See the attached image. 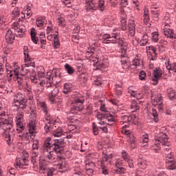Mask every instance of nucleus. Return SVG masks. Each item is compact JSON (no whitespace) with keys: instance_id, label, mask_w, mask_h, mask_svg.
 Here are the masks:
<instances>
[{"instance_id":"nucleus-27","label":"nucleus","mask_w":176,"mask_h":176,"mask_svg":"<svg viewBox=\"0 0 176 176\" xmlns=\"http://www.w3.org/2000/svg\"><path fill=\"white\" fill-rule=\"evenodd\" d=\"M156 9H157V8H153V10H151V13L153 17V20H155V21H158L159 16H160V11L156 10Z\"/></svg>"},{"instance_id":"nucleus-16","label":"nucleus","mask_w":176,"mask_h":176,"mask_svg":"<svg viewBox=\"0 0 176 176\" xmlns=\"http://www.w3.org/2000/svg\"><path fill=\"white\" fill-rule=\"evenodd\" d=\"M38 133V129H36V126L35 125L34 121H30L29 122V134H30V138L34 140L35 138V134Z\"/></svg>"},{"instance_id":"nucleus-12","label":"nucleus","mask_w":176,"mask_h":176,"mask_svg":"<svg viewBox=\"0 0 176 176\" xmlns=\"http://www.w3.org/2000/svg\"><path fill=\"white\" fill-rule=\"evenodd\" d=\"M151 102L154 107H158L159 111H163V98L162 96L151 98Z\"/></svg>"},{"instance_id":"nucleus-9","label":"nucleus","mask_w":176,"mask_h":176,"mask_svg":"<svg viewBox=\"0 0 176 176\" xmlns=\"http://www.w3.org/2000/svg\"><path fill=\"white\" fill-rule=\"evenodd\" d=\"M22 24L23 21L21 19H19L18 21L12 24V30H14L15 35L18 36V38H23L25 32V27Z\"/></svg>"},{"instance_id":"nucleus-44","label":"nucleus","mask_w":176,"mask_h":176,"mask_svg":"<svg viewBox=\"0 0 176 176\" xmlns=\"http://www.w3.org/2000/svg\"><path fill=\"white\" fill-rule=\"evenodd\" d=\"M52 135L54 137H61L63 135V130L61 129H58L52 131Z\"/></svg>"},{"instance_id":"nucleus-1","label":"nucleus","mask_w":176,"mask_h":176,"mask_svg":"<svg viewBox=\"0 0 176 176\" xmlns=\"http://www.w3.org/2000/svg\"><path fill=\"white\" fill-rule=\"evenodd\" d=\"M64 146H65L64 140L60 139L52 141L51 138H47L43 145V153L45 159L56 162L57 160L56 153H61Z\"/></svg>"},{"instance_id":"nucleus-39","label":"nucleus","mask_w":176,"mask_h":176,"mask_svg":"<svg viewBox=\"0 0 176 176\" xmlns=\"http://www.w3.org/2000/svg\"><path fill=\"white\" fill-rule=\"evenodd\" d=\"M136 116L135 115L132 116H124L122 117V120L123 121V123H127L128 122H130L131 120H133V119H135Z\"/></svg>"},{"instance_id":"nucleus-43","label":"nucleus","mask_w":176,"mask_h":176,"mask_svg":"<svg viewBox=\"0 0 176 176\" xmlns=\"http://www.w3.org/2000/svg\"><path fill=\"white\" fill-rule=\"evenodd\" d=\"M89 166H94V164L91 162V163H89V164H87V174L89 176H91L93 175V173H94L93 168H90L89 167Z\"/></svg>"},{"instance_id":"nucleus-5","label":"nucleus","mask_w":176,"mask_h":176,"mask_svg":"<svg viewBox=\"0 0 176 176\" xmlns=\"http://www.w3.org/2000/svg\"><path fill=\"white\" fill-rule=\"evenodd\" d=\"M163 145L168 146V138H167V135L164 133H160L157 138H155V142L152 146L151 149H153V151H159Z\"/></svg>"},{"instance_id":"nucleus-57","label":"nucleus","mask_w":176,"mask_h":176,"mask_svg":"<svg viewBox=\"0 0 176 176\" xmlns=\"http://www.w3.org/2000/svg\"><path fill=\"white\" fill-rule=\"evenodd\" d=\"M111 38V34H104L103 35V43H108V40Z\"/></svg>"},{"instance_id":"nucleus-60","label":"nucleus","mask_w":176,"mask_h":176,"mask_svg":"<svg viewBox=\"0 0 176 176\" xmlns=\"http://www.w3.org/2000/svg\"><path fill=\"white\" fill-rule=\"evenodd\" d=\"M122 166H123V160H118L116 162V167H117V168H119V167H122Z\"/></svg>"},{"instance_id":"nucleus-54","label":"nucleus","mask_w":176,"mask_h":176,"mask_svg":"<svg viewBox=\"0 0 176 176\" xmlns=\"http://www.w3.org/2000/svg\"><path fill=\"white\" fill-rule=\"evenodd\" d=\"M109 159H112V154L110 155H104V157H102V160L101 161V163H104L105 162H108V160H109Z\"/></svg>"},{"instance_id":"nucleus-48","label":"nucleus","mask_w":176,"mask_h":176,"mask_svg":"<svg viewBox=\"0 0 176 176\" xmlns=\"http://www.w3.org/2000/svg\"><path fill=\"white\" fill-rule=\"evenodd\" d=\"M152 115L154 118L155 123H157V122H159V114H157V111H156V109H153Z\"/></svg>"},{"instance_id":"nucleus-52","label":"nucleus","mask_w":176,"mask_h":176,"mask_svg":"<svg viewBox=\"0 0 176 176\" xmlns=\"http://www.w3.org/2000/svg\"><path fill=\"white\" fill-rule=\"evenodd\" d=\"M152 41L153 42H157V41H159V33L157 32L152 33Z\"/></svg>"},{"instance_id":"nucleus-13","label":"nucleus","mask_w":176,"mask_h":176,"mask_svg":"<svg viewBox=\"0 0 176 176\" xmlns=\"http://www.w3.org/2000/svg\"><path fill=\"white\" fill-rule=\"evenodd\" d=\"M122 157L124 162H126L130 168H134V164L133 163V159L130 157V155L126 152V151H122Z\"/></svg>"},{"instance_id":"nucleus-55","label":"nucleus","mask_w":176,"mask_h":176,"mask_svg":"<svg viewBox=\"0 0 176 176\" xmlns=\"http://www.w3.org/2000/svg\"><path fill=\"white\" fill-rule=\"evenodd\" d=\"M145 78H146V74L145 73V72H140L139 74V79L140 80H145Z\"/></svg>"},{"instance_id":"nucleus-26","label":"nucleus","mask_w":176,"mask_h":176,"mask_svg":"<svg viewBox=\"0 0 176 176\" xmlns=\"http://www.w3.org/2000/svg\"><path fill=\"white\" fill-rule=\"evenodd\" d=\"M45 23H46V17L45 16H39L36 20L37 27H43Z\"/></svg>"},{"instance_id":"nucleus-7","label":"nucleus","mask_w":176,"mask_h":176,"mask_svg":"<svg viewBox=\"0 0 176 176\" xmlns=\"http://www.w3.org/2000/svg\"><path fill=\"white\" fill-rule=\"evenodd\" d=\"M85 8L87 10H104L105 9V5L104 0H98V3H95L93 0H86Z\"/></svg>"},{"instance_id":"nucleus-18","label":"nucleus","mask_w":176,"mask_h":176,"mask_svg":"<svg viewBox=\"0 0 176 176\" xmlns=\"http://www.w3.org/2000/svg\"><path fill=\"white\" fill-rule=\"evenodd\" d=\"M58 94V89L55 88L51 94L49 95V100L51 104H57L58 102V98H57V94Z\"/></svg>"},{"instance_id":"nucleus-45","label":"nucleus","mask_w":176,"mask_h":176,"mask_svg":"<svg viewBox=\"0 0 176 176\" xmlns=\"http://www.w3.org/2000/svg\"><path fill=\"white\" fill-rule=\"evenodd\" d=\"M143 17L144 23H148V21H149V12L148 8L144 9Z\"/></svg>"},{"instance_id":"nucleus-4","label":"nucleus","mask_w":176,"mask_h":176,"mask_svg":"<svg viewBox=\"0 0 176 176\" xmlns=\"http://www.w3.org/2000/svg\"><path fill=\"white\" fill-rule=\"evenodd\" d=\"M6 71H7V76L9 78H12V76H16L17 79V82L19 85H21L23 82H24V80L23 79V76L19 75V72L20 71V67H19V65L14 64V67L8 66L6 65Z\"/></svg>"},{"instance_id":"nucleus-19","label":"nucleus","mask_w":176,"mask_h":176,"mask_svg":"<svg viewBox=\"0 0 176 176\" xmlns=\"http://www.w3.org/2000/svg\"><path fill=\"white\" fill-rule=\"evenodd\" d=\"M121 65L124 71H129V69H130V67H131V64H130V59L124 56L121 58Z\"/></svg>"},{"instance_id":"nucleus-56","label":"nucleus","mask_w":176,"mask_h":176,"mask_svg":"<svg viewBox=\"0 0 176 176\" xmlns=\"http://www.w3.org/2000/svg\"><path fill=\"white\" fill-rule=\"evenodd\" d=\"M30 80L32 83H38V77L35 74L30 76Z\"/></svg>"},{"instance_id":"nucleus-6","label":"nucleus","mask_w":176,"mask_h":176,"mask_svg":"<svg viewBox=\"0 0 176 176\" xmlns=\"http://www.w3.org/2000/svg\"><path fill=\"white\" fill-rule=\"evenodd\" d=\"M30 51H28V47H23V54L25 56V64L22 65V71L25 72V74H28L30 72V69H27L28 67L34 66V60L31 58L30 56Z\"/></svg>"},{"instance_id":"nucleus-63","label":"nucleus","mask_w":176,"mask_h":176,"mask_svg":"<svg viewBox=\"0 0 176 176\" xmlns=\"http://www.w3.org/2000/svg\"><path fill=\"white\" fill-rule=\"evenodd\" d=\"M101 167L102 170V174L107 175V174H108V170H107V168H105V163H101Z\"/></svg>"},{"instance_id":"nucleus-14","label":"nucleus","mask_w":176,"mask_h":176,"mask_svg":"<svg viewBox=\"0 0 176 176\" xmlns=\"http://www.w3.org/2000/svg\"><path fill=\"white\" fill-rule=\"evenodd\" d=\"M40 173L41 174H45V171H47V176H53V173H54V169L53 168H47L45 164H39Z\"/></svg>"},{"instance_id":"nucleus-36","label":"nucleus","mask_w":176,"mask_h":176,"mask_svg":"<svg viewBox=\"0 0 176 176\" xmlns=\"http://www.w3.org/2000/svg\"><path fill=\"white\" fill-rule=\"evenodd\" d=\"M129 28L131 34H134L135 32V23L134 20H129Z\"/></svg>"},{"instance_id":"nucleus-2","label":"nucleus","mask_w":176,"mask_h":176,"mask_svg":"<svg viewBox=\"0 0 176 176\" xmlns=\"http://www.w3.org/2000/svg\"><path fill=\"white\" fill-rule=\"evenodd\" d=\"M1 126L4 131L3 138L9 144L12 142V133L14 131V129H13V119L8 118L4 120H1Z\"/></svg>"},{"instance_id":"nucleus-22","label":"nucleus","mask_w":176,"mask_h":176,"mask_svg":"<svg viewBox=\"0 0 176 176\" xmlns=\"http://www.w3.org/2000/svg\"><path fill=\"white\" fill-rule=\"evenodd\" d=\"M109 2L112 6H115L117 3H120V6L126 8V6L129 5V1L127 0H109Z\"/></svg>"},{"instance_id":"nucleus-41","label":"nucleus","mask_w":176,"mask_h":176,"mask_svg":"<svg viewBox=\"0 0 176 176\" xmlns=\"http://www.w3.org/2000/svg\"><path fill=\"white\" fill-rule=\"evenodd\" d=\"M141 65V60L138 58H135L132 61L133 68H137V67H140Z\"/></svg>"},{"instance_id":"nucleus-32","label":"nucleus","mask_w":176,"mask_h":176,"mask_svg":"<svg viewBox=\"0 0 176 176\" xmlns=\"http://www.w3.org/2000/svg\"><path fill=\"white\" fill-rule=\"evenodd\" d=\"M148 34H144L140 41V46H146V45H148Z\"/></svg>"},{"instance_id":"nucleus-42","label":"nucleus","mask_w":176,"mask_h":176,"mask_svg":"<svg viewBox=\"0 0 176 176\" xmlns=\"http://www.w3.org/2000/svg\"><path fill=\"white\" fill-rule=\"evenodd\" d=\"M126 135L129 138V142H131V144H135L137 139L135 138V137H134V135H133V133L130 132L129 134Z\"/></svg>"},{"instance_id":"nucleus-51","label":"nucleus","mask_w":176,"mask_h":176,"mask_svg":"<svg viewBox=\"0 0 176 176\" xmlns=\"http://www.w3.org/2000/svg\"><path fill=\"white\" fill-rule=\"evenodd\" d=\"M39 148V141L35 140L33 141L32 149L33 151H38Z\"/></svg>"},{"instance_id":"nucleus-15","label":"nucleus","mask_w":176,"mask_h":176,"mask_svg":"<svg viewBox=\"0 0 176 176\" xmlns=\"http://www.w3.org/2000/svg\"><path fill=\"white\" fill-rule=\"evenodd\" d=\"M30 162L25 157L17 158L16 160L15 167L16 168H25L24 166H28Z\"/></svg>"},{"instance_id":"nucleus-23","label":"nucleus","mask_w":176,"mask_h":176,"mask_svg":"<svg viewBox=\"0 0 176 176\" xmlns=\"http://www.w3.org/2000/svg\"><path fill=\"white\" fill-rule=\"evenodd\" d=\"M37 107L38 109H41L44 113L47 114L49 112V109H47V105L45 102L43 101H37Z\"/></svg>"},{"instance_id":"nucleus-47","label":"nucleus","mask_w":176,"mask_h":176,"mask_svg":"<svg viewBox=\"0 0 176 176\" xmlns=\"http://www.w3.org/2000/svg\"><path fill=\"white\" fill-rule=\"evenodd\" d=\"M115 92L118 96H122V94L123 93L122 87L119 85H116L115 87Z\"/></svg>"},{"instance_id":"nucleus-53","label":"nucleus","mask_w":176,"mask_h":176,"mask_svg":"<svg viewBox=\"0 0 176 176\" xmlns=\"http://www.w3.org/2000/svg\"><path fill=\"white\" fill-rule=\"evenodd\" d=\"M148 58L151 60L149 62V67L153 69V68H155V58H153V56H148Z\"/></svg>"},{"instance_id":"nucleus-35","label":"nucleus","mask_w":176,"mask_h":176,"mask_svg":"<svg viewBox=\"0 0 176 176\" xmlns=\"http://www.w3.org/2000/svg\"><path fill=\"white\" fill-rule=\"evenodd\" d=\"M35 31V29H32L30 35L32 42H34L36 45V43H38V38L36 36V32Z\"/></svg>"},{"instance_id":"nucleus-62","label":"nucleus","mask_w":176,"mask_h":176,"mask_svg":"<svg viewBox=\"0 0 176 176\" xmlns=\"http://www.w3.org/2000/svg\"><path fill=\"white\" fill-rule=\"evenodd\" d=\"M95 85L96 86H100V85H102V80H101V78L98 77L95 80H94Z\"/></svg>"},{"instance_id":"nucleus-30","label":"nucleus","mask_w":176,"mask_h":176,"mask_svg":"<svg viewBox=\"0 0 176 176\" xmlns=\"http://www.w3.org/2000/svg\"><path fill=\"white\" fill-rule=\"evenodd\" d=\"M43 122L45 124H52L53 123V119L52 118V116L49 114V112L47 114L45 113Z\"/></svg>"},{"instance_id":"nucleus-25","label":"nucleus","mask_w":176,"mask_h":176,"mask_svg":"<svg viewBox=\"0 0 176 176\" xmlns=\"http://www.w3.org/2000/svg\"><path fill=\"white\" fill-rule=\"evenodd\" d=\"M166 166L168 170H175L176 162L174 160H166Z\"/></svg>"},{"instance_id":"nucleus-40","label":"nucleus","mask_w":176,"mask_h":176,"mask_svg":"<svg viewBox=\"0 0 176 176\" xmlns=\"http://www.w3.org/2000/svg\"><path fill=\"white\" fill-rule=\"evenodd\" d=\"M146 50L148 53H152V55L150 57H153V56H156V47L153 46L146 47Z\"/></svg>"},{"instance_id":"nucleus-28","label":"nucleus","mask_w":176,"mask_h":176,"mask_svg":"<svg viewBox=\"0 0 176 176\" xmlns=\"http://www.w3.org/2000/svg\"><path fill=\"white\" fill-rule=\"evenodd\" d=\"M72 91V84L67 82L64 85L63 93L64 94H68Z\"/></svg>"},{"instance_id":"nucleus-49","label":"nucleus","mask_w":176,"mask_h":176,"mask_svg":"<svg viewBox=\"0 0 176 176\" xmlns=\"http://www.w3.org/2000/svg\"><path fill=\"white\" fill-rule=\"evenodd\" d=\"M93 127V133L94 135H98V133H100V126H97L96 123H94L92 125Z\"/></svg>"},{"instance_id":"nucleus-38","label":"nucleus","mask_w":176,"mask_h":176,"mask_svg":"<svg viewBox=\"0 0 176 176\" xmlns=\"http://www.w3.org/2000/svg\"><path fill=\"white\" fill-rule=\"evenodd\" d=\"M167 94L170 98V100H174L175 98V90L169 88L167 89Z\"/></svg>"},{"instance_id":"nucleus-50","label":"nucleus","mask_w":176,"mask_h":176,"mask_svg":"<svg viewBox=\"0 0 176 176\" xmlns=\"http://www.w3.org/2000/svg\"><path fill=\"white\" fill-rule=\"evenodd\" d=\"M128 127H129V125H124V126H122V129L121 131L122 134H124L126 135L131 133V131L127 129Z\"/></svg>"},{"instance_id":"nucleus-46","label":"nucleus","mask_w":176,"mask_h":176,"mask_svg":"<svg viewBox=\"0 0 176 176\" xmlns=\"http://www.w3.org/2000/svg\"><path fill=\"white\" fill-rule=\"evenodd\" d=\"M12 17H19L20 16V8L19 7H16L12 12Z\"/></svg>"},{"instance_id":"nucleus-10","label":"nucleus","mask_w":176,"mask_h":176,"mask_svg":"<svg viewBox=\"0 0 176 176\" xmlns=\"http://www.w3.org/2000/svg\"><path fill=\"white\" fill-rule=\"evenodd\" d=\"M122 42H123V41H120V32H119V30H113L111 34H110V38H109L107 43H118L120 45H122Z\"/></svg>"},{"instance_id":"nucleus-20","label":"nucleus","mask_w":176,"mask_h":176,"mask_svg":"<svg viewBox=\"0 0 176 176\" xmlns=\"http://www.w3.org/2000/svg\"><path fill=\"white\" fill-rule=\"evenodd\" d=\"M104 124H108V126H113L115 123V117L111 113H106V117L104 120Z\"/></svg>"},{"instance_id":"nucleus-3","label":"nucleus","mask_w":176,"mask_h":176,"mask_svg":"<svg viewBox=\"0 0 176 176\" xmlns=\"http://www.w3.org/2000/svg\"><path fill=\"white\" fill-rule=\"evenodd\" d=\"M12 107H16L15 109H25L27 108V98L22 93H17L14 98Z\"/></svg>"},{"instance_id":"nucleus-37","label":"nucleus","mask_w":176,"mask_h":176,"mask_svg":"<svg viewBox=\"0 0 176 176\" xmlns=\"http://www.w3.org/2000/svg\"><path fill=\"white\" fill-rule=\"evenodd\" d=\"M65 69L66 72H67V74H69V75H72L75 72V69H74V67H71V65H69V64H68V63H66L65 65Z\"/></svg>"},{"instance_id":"nucleus-11","label":"nucleus","mask_w":176,"mask_h":176,"mask_svg":"<svg viewBox=\"0 0 176 176\" xmlns=\"http://www.w3.org/2000/svg\"><path fill=\"white\" fill-rule=\"evenodd\" d=\"M162 34H164L166 38H170V39H174L175 38V34H174L173 29L170 28L168 23H165Z\"/></svg>"},{"instance_id":"nucleus-34","label":"nucleus","mask_w":176,"mask_h":176,"mask_svg":"<svg viewBox=\"0 0 176 176\" xmlns=\"http://www.w3.org/2000/svg\"><path fill=\"white\" fill-rule=\"evenodd\" d=\"M142 146L148 148V142H149V138H148V135H143L142 136Z\"/></svg>"},{"instance_id":"nucleus-58","label":"nucleus","mask_w":176,"mask_h":176,"mask_svg":"<svg viewBox=\"0 0 176 176\" xmlns=\"http://www.w3.org/2000/svg\"><path fill=\"white\" fill-rule=\"evenodd\" d=\"M58 23L61 27H65V20L63 18H58Z\"/></svg>"},{"instance_id":"nucleus-33","label":"nucleus","mask_w":176,"mask_h":176,"mask_svg":"<svg viewBox=\"0 0 176 176\" xmlns=\"http://www.w3.org/2000/svg\"><path fill=\"white\" fill-rule=\"evenodd\" d=\"M23 119V113L19 114L16 116V124L18 127H19L20 131H23L24 129V126H21L20 123H21V120Z\"/></svg>"},{"instance_id":"nucleus-64","label":"nucleus","mask_w":176,"mask_h":176,"mask_svg":"<svg viewBox=\"0 0 176 176\" xmlns=\"http://www.w3.org/2000/svg\"><path fill=\"white\" fill-rule=\"evenodd\" d=\"M72 1V0H65L63 1V3L65 5V6H66V8H71V2Z\"/></svg>"},{"instance_id":"nucleus-24","label":"nucleus","mask_w":176,"mask_h":176,"mask_svg":"<svg viewBox=\"0 0 176 176\" xmlns=\"http://www.w3.org/2000/svg\"><path fill=\"white\" fill-rule=\"evenodd\" d=\"M107 113H98L96 114V118L98 119V124H100V126H105V117H106Z\"/></svg>"},{"instance_id":"nucleus-8","label":"nucleus","mask_w":176,"mask_h":176,"mask_svg":"<svg viewBox=\"0 0 176 176\" xmlns=\"http://www.w3.org/2000/svg\"><path fill=\"white\" fill-rule=\"evenodd\" d=\"M73 101L72 102V111H82L83 109V97L80 95L74 94L72 95Z\"/></svg>"},{"instance_id":"nucleus-29","label":"nucleus","mask_w":176,"mask_h":176,"mask_svg":"<svg viewBox=\"0 0 176 176\" xmlns=\"http://www.w3.org/2000/svg\"><path fill=\"white\" fill-rule=\"evenodd\" d=\"M138 166L140 168L145 170L146 168V162L141 157L138 158Z\"/></svg>"},{"instance_id":"nucleus-31","label":"nucleus","mask_w":176,"mask_h":176,"mask_svg":"<svg viewBox=\"0 0 176 176\" xmlns=\"http://www.w3.org/2000/svg\"><path fill=\"white\" fill-rule=\"evenodd\" d=\"M166 69L168 71H173V72H176V63L168 61V63H166Z\"/></svg>"},{"instance_id":"nucleus-17","label":"nucleus","mask_w":176,"mask_h":176,"mask_svg":"<svg viewBox=\"0 0 176 176\" xmlns=\"http://www.w3.org/2000/svg\"><path fill=\"white\" fill-rule=\"evenodd\" d=\"M163 75V72L160 69V67H157L155 69L153 70V76L152 77V80L155 82V85H157V82H159V79L162 78Z\"/></svg>"},{"instance_id":"nucleus-59","label":"nucleus","mask_w":176,"mask_h":176,"mask_svg":"<svg viewBox=\"0 0 176 176\" xmlns=\"http://www.w3.org/2000/svg\"><path fill=\"white\" fill-rule=\"evenodd\" d=\"M26 16H27L28 19H30V17H31V16H32V12H31V7H30V6H28L27 7Z\"/></svg>"},{"instance_id":"nucleus-21","label":"nucleus","mask_w":176,"mask_h":176,"mask_svg":"<svg viewBox=\"0 0 176 176\" xmlns=\"http://www.w3.org/2000/svg\"><path fill=\"white\" fill-rule=\"evenodd\" d=\"M6 41L8 43H13L14 41V34L10 29H8L6 34Z\"/></svg>"},{"instance_id":"nucleus-61","label":"nucleus","mask_w":176,"mask_h":176,"mask_svg":"<svg viewBox=\"0 0 176 176\" xmlns=\"http://www.w3.org/2000/svg\"><path fill=\"white\" fill-rule=\"evenodd\" d=\"M5 74V67L2 63H0V76H3Z\"/></svg>"}]
</instances>
